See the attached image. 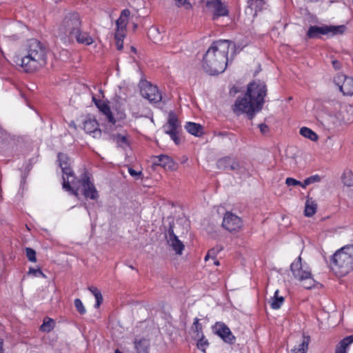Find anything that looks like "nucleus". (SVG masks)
<instances>
[{"label": "nucleus", "mask_w": 353, "mask_h": 353, "mask_svg": "<svg viewBox=\"0 0 353 353\" xmlns=\"http://www.w3.org/2000/svg\"><path fill=\"white\" fill-rule=\"evenodd\" d=\"M267 91L264 82L259 80L250 82L247 86L245 94L236 99L232 106L233 112L237 115L246 114L249 119H252L256 113L262 109Z\"/></svg>", "instance_id": "1"}, {"label": "nucleus", "mask_w": 353, "mask_h": 353, "mask_svg": "<svg viewBox=\"0 0 353 353\" xmlns=\"http://www.w3.org/2000/svg\"><path fill=\"white\" fill-rule=\"evenodd\" d=\"M235 44L229 40L214 41L203 57L202 66L205 72L210 75L223 73L228 63V52L230 47Z\"/></svg>", "instance_id": "2"}, {"label": "nucleus", "mask_w": 353, "mask_h": 353, "mask_svg": "<svg viewBox=\"0 0 353 353\" xmlns=\"http://www.w3.org/2000/svg\"><path fill=\"white\" fill-rule=\"evenodd\" d=\"M20 65L26 72H32L44 67L47 63V49L39 40H28L21 52Z\"/></svg>", "instance_id": "3"}, {"label": "nucleus", "mask_w": 353, "mask_h": 353, "mask_svg": "<svg viewBox=\"0 0 353 353\" xmlns=\"http://www.w3.org/2000/svg\"><path fill=\"white\" fill-rule=\"evenodd\" d=\"M333 271L343 276L353 270V245H347L338 250L332 256Z\"/></svg>", "instance_id": "4"}, {"label": "nucleus", "mask_w": 353, "mask_h": 353, "mask_svg": "<svg viewBox=\"0 0 353 353\" xmlns=\"http://www.w3.org/2000/svg\"><path fill=\"white\" fill-rule=\"evenodd\" d=\"M81 26L82 21L79 14L76 12H69L61 21L57 30V35L62 41H70L79 32Z\"/></svg>", "instance_id": "5"}, {"label": "nucleus", "mask_w": 353, "mask_h": 353, "mask_svg": "<svg viewBox=\"0 0 353 353\" xmlns=\"http://www.w3.org/2000/svg\"><path fill=\"white\" fill-rule=\"evenodd\" d=\"M345 30L346 26L345 25H323L321 26H311L308 28L306 36L308 39L320 38L321 35L333 37L339 34H343Z\"/></svg>", "instance_id": "6"}, {"label": "nucleus", "mask_w": 353, "mask_h": 353, "mask_svg": "<svg viewBox=\"0 0 353 353\" xmlns=\"http://www.w3.org/2000/svg\"><path fill=\"white\" fill-rule=\"evenodd\" d=\"M290 270L296 279L300 281H308V284L304 285L305 289H311L314 285V280L312 277L311 270L307 266H304L302 264L300 256L292 263Z\"/></svg>", "instance_id": "7"}, {"label": "nucleus", "mask_w": 353, "mask_h": 353, "mask_svg": "<svg viewBox=\"0 0 353 353\" xmlns=\"http://www.w3.org/2000/svg\"><path fill=\"white\" fill-rule=\"evenodd\" d=\"M79 185L82 188V194L87 199L96 200L99 197L98 191L97 190L94 183L91 182L89 174L84 172L81 178L78 180L77 185Z\"/></svg>", "instance_id": "8"}, {"label": "nucleus", "mask_w": 353, "mask_h": 353, "mask_svg": "<svg viewBox=\"0 0 353 353\" xmlns=\"http://www.w3.org/2000/svg\"><path fill=\"white\" fill-rule=\"evenodd\" d=\"M180 127V122L176 115L173 112H170L168 115V122L163 126V128L165 133L169 134L171 139L176 145L180 143V139L178 136V129Z\"/></svg>", "instance_id": "9"}, {"label": "nucleus", "mask_w": 353, "mask_h": 353, "mask_svg": "<svg viewBox=\"0 0 353 353\" xmlns=\"http://www.w3.org/2000/svg\"><path fill=\"white\" fill-rule=\"evenodd\" d=\"M222 227L230 233L239 232L243 228V221L237 215L226 212L222 221Z\"/></svg>", "instance_id": "10"}, {"label": "nucleus", "mask_w": 353, "mask_h": 353, "mask_svg": "<svg viewBox=\"0 0 353 353\" xmlns=\"http://www.w3.org/2000/svg\"><path fill=\"white\" fill-rule=\"evenodd\" d=\"M213 332L219 336L225 343L232 345L236 338L228 326L223 322H216L212 326Z\"/></svg>", "instance_id": "11"}, {"label": "nucleus", "mask_w": 353, "mask_h": 353, "mask_svg": "<svg viewBox=\"0 0 353 353\" xmlns=\"http://www.w3.org/2000/svg\"><path fill=\"white\" fill-rule=\"evenodd\" d=\"M319 122L328 131H332L341 125L342 121L337 114L323 113L319 116Z\"/></svg>", "instance_id": "12"}, {"label": "nucleus", "mask_w": 353, "mask_h": 353, "mask_svg": "<svg viewBox=\"0 0 353 353\" xmlns=\"http://www.w3.org/2000/svg\"><path fill=\"white\" fill-rule=\"evenodd\" d=\"M334 82L344 95L352 96L353 94V78L338 74L334 77Z\"/></svg>", "instance_id": "13"}, {"label": "nucleus", "mask_w": 353, "mask_h": 353, "mask_svg": "<svg viewBox=\"0 0 353 353\" xmlns=\"http://www.w3.org/2000/svg\"><path fill=\"white\" fill-rule=\"evenodd\" d=\"M141 96L151 103H157L161 101L162 96L158 88L147 82L141 88Z\"/></svg>", "instance_id": "14"}, {"label": "nucleus", "mask_w": 353, "mask_h": 353, "mask_svg": "<svg viewBox=\"0 0 353 353\" xmlns=\"http://www.w3.org/2000/svg\"><path fill=\"white\" fill-rule=\"evenodd\" d=\"M206 8L212 12V19L216 20L220 17H225L229 14L228 9L221 0H208Z\"/></svg>", "instance_id": "15"}, {"label": "nucleus", "mask_w": 353, "mask_h": 353, "mask_svg": "<svg viewBox=\"0 0 353 353\" xmlns=\"http://www.w3.org/2000/svg\"><path fill=\"white\" fill-rule=\"evenodd\" d=\"M217 168L223 170L235 171L236 173L241 172L242 167L240 163L234 159L230 157H225L218 160Z\"/></svg>", "instance_id": "16"}, {"label": "nucleus", "mask_w": 353, "mask_h": 353, "mask_svg": "<svg viewBox=\"0 0 353 353\" xmlns=\"http://www.w3.org/2000/svg\"><path fill=\"white\" fill-rule=\"evenodd\" d=\"M168 242L172 247V250L176 254L181 255L185 248V245L181 241H180L178 236L174 232V226L170 225L168 229Z\"/></svg>", "instance_id": "17"}, {"label": "nucleus", "mask_w": 353, "mask_h": 353, "mask_svg": "<svg viewBox=\"0 0 353 353\" xmlns=\"http://www.w3.org/2000/svg\"><path fill=\"white\" fill-rule=\"evenodd\" d=\"M83 129L88 134H91L94 138H100L101 130L99 128V123L95 119H89L85 121Z\"/></svg>", "instance_id": "18"}, {"label": "nucleus", "mask_w": 353, "mask_h": 353, "mask_svg": "<svg viewBox=\"0 0 353 353\" xmlns=\"http://www.w3.org/2000/svg\"><path fill=\"white\" fill-rule=\"evenodd\" d=\"M96 106L104 115L106 116V118L109 123H110L112 125H114L116 123V119L112 115L110 106L108 104V102L101 100V101H98Z\"/></svg>", "instance_id": "19"}, {"label": "nucleus", "mask_w": 353, "mask_h": 353, "mask_svg": "<svg viewBox=\"0 0 353 353\" xmlns=\"http://www.w3.org/2000/svg\"><path fill=\"white\" fill-rule=\"evenodd\" d=\"M310 337L309 336L303 335L300 343L292 349V353H306L308 349Z\"/></svg>", "instance_id": "20"}, {"label": "nucleus", "mask_w": 353, "mask_h": 353, "mask_svg": "<svg viewBox=\"0 0 353 353\" xmlns=\"http://www.w3.org/2000/svg\"><path fill=\"white\" fill-rule=\"evenodd\" d=\"M157 158H159V166L170 170H173L175 169V163L173 159L166 154H160L157 156Z\"/></svg>", "instance_id": "21"}, {"label": "nucleus", "mask_w": 353, "mask_h": 353, "mask_svg": "<svg viewBox=\"0 0 353 353\" xmlns=\"http://www.w3.org/2000/svg\"><path fill=\"white\" fill-rule=\"evenodd\" d=\"M185 128L190 134L195 137H201L203 134V126L196 123L187 122Z\"/></svg>", "instance_id": "22"}, {"label": "nucleus", "mask_w": 353, "mask_h": 353, "mask_svg": "<svg viewBox=\"0 0 353 353\" xmlns=\"http://www.w3.org/2000/svg\"><path fill=\"white\" fill-rule=\"evenodd\" d=\"M73 38H75L77 43L84 44L85 46H90L93 43V39L89 33L82 32L81 28H79V32L77 33Z\"/></svg>", "instance_id": "23"}, {"label": "nucleus", "mask_w": 353, "mask_h": 353, "mask_svg": "<svg viewBox=\"0 0 353 353\" xmlns=\"http://www.w3.org/2000/svg\"><path fill=\"white\" fill-rule=\"evenodd\" d=\"M130 15V11L128 9L123 10L121 12V14L119 19L116 21L117 28L121 29H126V26L128 24L129 17Z\"/></svg>", "instance_id": "24"}, {"label": "nucleus", "mask_w": 353, "mask_h": 353, "mask_svg": "<svg viewBox=\"0 0 353 353\" xmlns=\"http://www.w3.org/2000/svg\"><path fill=\"white\" fill-rule=\"evenodd\" d=\"M134 347L136 353H149L150 342L148 340L142 339L140 340H135Z\"/></svg>", "instance_id": "25"}, {"label": "nucleus", "mask_w": 353, "mask_h": 353, "mask_svg": "<svg viewBox=\"0 0 353 353\" xmlns=\"http://www.w3.org/2000/svg\"><path fill=\"white\" fill-rule=\"evenodd\" d=\"M200 319L197 317L194 319V322L190 327V330L192 333V338L196 339L198 336H203V326L199 322Z\"/></svg>", "instance_id": "26"}, {"label": "nucleus", "mask_w": 353, "mask_h": 353, "mask_svg": "<svg viewBox=\"0 0 353 353\" xmlns=\"http://www.w3.org/2000/svg\"><path fill=\"white\" fill-rule=\"evenodd\" d=\"M353 343V335L345 337L342 339L336 348L335 353H346L348 346Z\"/></svg>", "instance_id": "27"}, {"label": "nucleus", "mask_w": 353, "mask_h": 353, "mask_svg": "<svg viewBox=\"0 0 353 353\" xmlns=\"http://www.w3.org/2000/svg\"><path fill=\"white\" fill-rule=\"evenodd\" d=\"M265 4V0H248V8L254 10V16L257 14L258 12L261 11Z\"/></svg>", "instance_id": "28"}, {"label": "nucleus", "mask_w": 353, "mask_h": 353, "mask_svg": "<svg viewBox=\"0 0 353 353\" xmlns=\"http://www.w3.org/2000/svg\"><path fill=\"white\" fill-rule=\"evenodd\" d=\"M317 205L312 199H307L305 202L304 214L307 217L312 216L316 211Z\"/></svg>", "instance_id": "29"}, {"label": "nucleus", "mask_w": 353, "mask_h": 353, "mask_svg": "<svg viewBox=\"0 0 353 353\" xmlns=\"http://www.w3.org/2000/svg\"><path fill=\"white\" fill-rule=\"evenodd\" d=\"M63 172V178L65 177V180H70V183L74 185H77L78 179L74 176V172L72 171L70 165L68 167H63L61 169Z\"/></svg>", "instance_id": "30"}, {"label": "nucleus", "mask_w": 353, "mask_h": 353, "mask_svg": "<svg viewBox=\"0 0 353 353\" xmlns=\"http://www.w3.org/2000/svg\"><path fill=\"white\" fill-rule=\"evenodd\" d=\"M300 134L303 137L310 139L312 141H316L319 139L317 134L307 127H302L300 129Z\"/></svg>", "instance_id": "31"}, {"label": "nucleus", "mask_w": 353, "mask_h": 353, "mask_svg": "<svg viewBox=\"0 0 353 353\" xmlns=\"http://www.w3.org/2000/svg\"><path fill=\"white\" fill-rule=\"evenodd\" d=\"M341 180L343 184L347 187L353 186V172L350 169H346L344 170Z\"/></svg>", "instance_id": "32"}, {"label": "nucleus", "mask_w": 353, "mask_h": 353, "mask_svg": "<svg viewBox=\"0 0 353 353\" xmlns=\"http://www.w3.org/2000/svg\"><path fill=\"white\" fill-rule=\"evenodd\" d=\"M57 159L59 161V165L61 169L64 166L68 167L69 165H70V159L66 154L62 152L58 153Z\"/></svg>", "instance_id": "33"}, {"label": "nucleus", "mask_w": 353, "mask_h": 353, "mask_svg": "<svg viewBox=\"0 0 353 353\" xmlns=\"http://www.w3.org/2000/svg\"><path fill=\"white\" fill-rule=\"evenodd\" d=\"M54 327V322L50 318L44 319L43 324L40 326V330L44 332H49L53 330Z\"/></svg>", "instance_id": "34"}, {"label": "nucleus", "mask_w": 353, "mask_h": 353, "mask_svg": "<svg viewBox=\"0 0 353 353\" xmlns=\"http://www.w3.org/2000/svg\"><path fill=\"white\" fill-rule=\"evenodd\" d=\"M195 340H197L196 346L198 349L205 352V348L209 345V342L205 338L204 335H203V336L196 337Z\"/></svg>", "instance_id": "35"}, {"label": "nucleus", "mask_w": 353, "mask_h": 353, "mask_svg": "<svg viewBox=\"0 0 353 353\" xmlns=\"http://www.w3.org/2000/svg\"><path fill=\"white\" fill-rule=\"evenodd\" d=\"M284 297H276L275 299H271L269 301L270 306L274 310H279L284 303Z\"/></svg>", "instance_id": "36"}, {"label": "nucleus", "mask_w": 353, "mask_h": 353, "mask_svg": "<svg viewBox=\"0 0 353 353\" xmlns=\"http://www.w3.org/2000/svg\"><path fill=\"white\" fill-rule=\"evenodd\" d=\"M72 184L70 181V180H65V178L63 177V188L65 189L67 191L71 192L72 194L77 196H78V190L79 188L77 187L76 189H74L73 187L71 186Z\"/></svg>", "instance_id": "37"}, {"label": "nucleus", "mask_w": 353, "mask_h": 353, "mask_svg": "<svg viewBox=\"0 0 353 353\" xmlns=\"http://www.w3.org/2000/svg\"><path fill=\"white\" fill-rule=\"evenodd\" d=\"M320 181H321V177L319 175L315 174V175L311 176L304 180V181L303 182V188H305L308 185L316 183V182H319Z\"/></svg>", "instance_id": "38"}, {"label": "nucleus", "mask_w": 353, "mask_h": 353, "mask_svg": "<svg viewBox=\"0 0 353 353\" xmlns=\"http://www.w3.org/2000/svg\"><path fill=\"white\" fill-rule=\"evenodd\" d=\"M74 304L76 310L79 312L80 314H85L86 312V310L79 299H75L74 301Z\"/></svg>", "instance_id": "39"}, {"label": "nucleus", "mask_w": 353, "mask_h": 353, "mask_svg": "<svg viewBox=\"0 0 353 353\" xmlns=\"http://www.w3.org/2000/svg\"><path fill=\"white\" fill-rule=\"evenodd\" d=\"M26 254L28 260L31 262H36L37 261V257H36V251L30 248H26Z\"/></svg>", "instance_id": "40"}, {"label": "nucleus", "mask_w": 353, "mask_h": 353, "mask_svg": "<svg viewBox=\"0 0 353 353\" xmlns=\"http://www.w3.org/2000/svg\"><path fill=\"white\" fill-rule=\"evenodd\" d=\"M223 249L222 245H217L208 250V255H211L212 259H215L216 255Z\"/></svg>", "instance_id": "41"}, {"label": "nucleus", "mask_w": 353, "mask_h": 353, "mask_svg": "<svg viewBox=\"0 0 353 353\" xmlns=\"http://www.w3.org/2000/svg\"><path fill=\"white\" fill-rule=\"evenodd\" d=\"M285 184L288 185V186H296V185H300L303 188V183L301 182L300 181H298L294 178H291V177H288L286 179H285Z\"/></svg>", "instance_id": "42"}, {"label": "nucleus", "mask_w": 353, "mask_h": 353, "mask_svg": "<svg viewBox=\"0 0 353 353\" xmlns=\"http://www.w3.org/2000/svg\"><path fill=\"white\" fill-rule=\"evenodd\" d=\"M114 140L117 141V143L119 145H121V144H123L125 145H128V141L127 137L121 134H116L114 136Z\"/></svg>", "instance_id": "43"}, {"label": "nucleus", "mask_w": 353, "mask_h": 353, "mask_svg": "<svg viewBox=\"0 0 353 353\" xmlns=\"http://www.w3.org/2000/svg\"><path fill=\"white\" fill-rule=\"evenodd\" d=\"M125 37V30L117 28L116 32L114 34L115 40H123Z\"/></svg>", "instance_id": "44"}, {"label": "nucleus", "mask_w": 353, "mask_h": 353, "mask_svg": "<svg viewBox=\"0 0 353 353\" xmlns=\"http://www.w3.org/2000/svg\"><path fill=\"white\" fill-rule=\"evenodd\" d=\"M28 274L33 275L34 276H42L46 277V275L41 271L40 268L34 269L33 268H30L28 270Z\"/></svg>", "instance_id": "45"}, {"label": "nucleus", "mask_w": 353, "mask_h": 353, "mask_svg": "<svg viewBox=\"0 0 353 353\" xmlns=\"http://www.w3.org/2000/svg\"><path fill=\"white\" fill-rule=\"evenodd\" d=\"M175 4L177 7L180 8L184 6L185 9L188 10L192 8V5L187 0H174Z\"/></svg>", "instance_id": "46"}, {"label": "nucleus", "mask_w": 353, "mask_h": 353, "mask_svg": "<svg viewBox=\"0 0 353 353\" xmlns=\"http://www.w3.org/2000/svg\"><path fill=\"white\" fill-rule=\"evenodd\" d=\"M128 172L132 176H133L136 179L140 178L141 176L142 175L141 171H137L130 167L128 168Z\"/></svg>", "instance_id": "47"}, {"label": "nucleus", "mask_w": 353, "mask_h": 353, "mask_svg": "<svg viewBox=\"0 0 353 353\" xmlns=\"http://www.w3.org/2000/svg\"><path fill=\"white\" fill-rule=\"evenodd\" d=\"M95 299H96V303L94 305V307L96 308H98L100 307L101 304L103 302V296H102V294L101 293H99V294H96V296H94Z\"/></svg>", "instance_id": "48"}, {"label": "nucleus", "mask_w": 353, "mask_h": 353, "mask_svg": "<svg viewBox=\"0 0 353 353\" xmlns=\"http://www.w3.org/2000/svg\"><path fill=\"white\" fill-rule=\"evenodd\" d=\"M258 126H259L260 131L262 134H265L269 131L268 126L265 123H260V124H259Z\"/></svg>", "instance_id": "49"}, {"label": "nucleus", "mask_w": 353, "mask_h": 353, "mask_svg": "<svg viewBox=\"0 0 353 353\" xmlns=\"http://www.w3.org/2000/svg\"><path fill=\"white\" fill-rule=\"evenodd\" d=\"M332 66L333 68L336 70H340L341 68V63L340 61H339L338 60L336 59H334L332 61Z\"/></svg>", "instance_id": "50"}, {"label": "nucleus", "mask_w": 353, "mask_h": 353, "mask_svg": "<svg viewBox=\"0 0 353 353\" xmlns=\"http://www.w3.org/2000/svg\"><path fill=\"white\" fill-rule=\"evenodd\" d=\"M88 290L91 292V293L96 296V294L101 293V291L94 286H90L88 288Z\"/></svg>", "instance_id": "51"}, {"label": "nucleus", "mask_w": 353, "mask_h": 353, "mask_svg": "<svg viewBox=\"0 0 353 353\" xmlns=\"http://www.w3.org/2000/svg\"><path fill=\"white\" fill-rule=\"evenodd\" d=\"M116 46L118 50H121L123 48V40H115Z\"/></svg>", "instance_id": "52"}, {"label": "nucleus", "mask_w": 353, "mask_h": 353, "mask_svg": "<svg viewBox=\"0 0 353 353\" xmlns=\"http://www.w3.org/2000/svg\"><path fill=\"white\" fill-rule=\"evenodd\" d=\"M154 161L152 162L153 166H159V158H157V156L153 157Z\"/></svg>", "instance_id": "53"}, {"label": "nucleus", "mask_w": 353, "mask_h": 353, "mask_svg": "<svg viewBox=\"0 0 353 353\" xmlns=\"http://www.w3.org/2000/svg\"><path fill=\"white\" fill-rule=\"evenodd\" d=\"M0 353H4L3 339H0Z\"/></svg>", "instance_id": "54"}, {"label": "nucleus", "mask_w": 353, "mask_h": 353, "mask_svg": "<svg viewBox=\"0 0 353 353\" xmlns=\"http://www.w3.org/2000/svg\"><path fill=\"white\" fill-rule=\"evenodd\" d=\"M279 290H276L274 292V296L271 299H275L276 297H280L281 296H279Z\"/></svg>", "instance_id": "55"}, {"label": "nucleus", "mask_w": 353, "mask_h": 353, "mask_svg": "<svg viewBox=\"0 0 353 353\" xmlns=\"http://www.w3.org/2000/svg\"><path fill=\"white\" fill-rule=\"evenodd\" d=\"M101 101V99H96V97H92V101L94 103L95 105H97V103H98V101Z\"/></svg>", "instance_id": "56"}, {"label": "nucleus", "mask_w": 353, "mask_h": 353, "mask_svg": "<svg viewBox=\"0 0 353 353\" xmlns=\"http://www.w3.org/2000/svg\"><path fill=\"white\" fill-rule=\"evenodd\" d=\"M214 264L215 265H220V263H219V261L218 260H216V259H214Z\"/></svg>", "instance_id": "57"}, {"label": "nucleus", "mask_w": 353, "mask_h": 353, "mask_svg": "<svg viewBox=\"0 0 353 353\" xmlns=\"http://www.w3.org/2000/svg\"><path fill=\"white\" fill-rule=\"evenodd\" d=\"M209 258H211V255H208V252L205 256V261H208L209 259Z\"/></svg>", "instance_id": "58"}, {"label": "nucleus", "mask_w": 353, "mask_h": 353, "mask_svg": "<svg viewBox=\"0 0 353 353\" xmlns=\"http://www.w3.org/2000/svg\"><path fill=\"white\" fill-rule=\"evenodd\" d=\"M219 134L220 136L223 137V136H225V135L227 134V132H220Z\"/></svg>", "instance_id": "59"}, {"label": "nucleus", "mask_w": 353, "mask_h": 353, "mask_svg": "<svg viewBox=\"0 0 353 353\" xmlns=\"http://www.w3.org/2000/svg\"><path fill=\"white\" fill-rule=\"evenodd\" d=\"M133 28H134V30H135L137 28V24L133 23Z\"/></svg>", "instance_id": "60"}, {"label": "nucleus", "mask_w": 353, "mask_h": 353, "mask_svg": "<svg viewBox=\"0 0 353 353\" xmlns=\"http://www.w3.org/2000/svg\"><path fill=\"white\" fill-rule=\"evenodd\" d=\"M114 353H122L119 349H117L115 351H114Z\"/></svg>", "instance_id": "61"}, {"label": "nucleus", "mask_w": 353, "mask_h": 353, "mask_svg": "<svg viewBox=\"0 0 353 353\" xmlns=\"http://www.w3.org/2000/svg\"><path fill=\"white\" fill-rule=\"evenodd\" d=\"M131 48L133 52H136V48L132 46Z\"/></svg>", "instance_id": "62"}, {"label": "nucleus", "mask_w": 353, "mask_h": 353, "mask_svg": "<svg viewBox=\"0 0 353 353\" xmlns=\"http://www.w3.org/2000/svg\"><path fill=\"white\" fill-rule=\"evenodd\" d=\"M307 1H310V2H316L319 0H307Z\"/></svg>", "instance_id": "63"}, {"label": "nucleus", "mask_w": 353, "mask_h": 353, "mask_svg": "<svg viewBox=\"0 0 353 353\" xmlns=\"http://www.w3.org/2000/svg\"><path fill=\"white\" fill-rule=\"evenodd\" d=\"M352 6H353V0H352Z\"/></svg>", "instance_id": "64"}]
</instances>
